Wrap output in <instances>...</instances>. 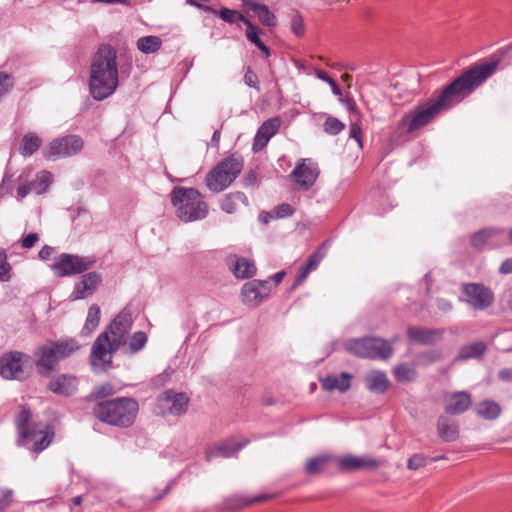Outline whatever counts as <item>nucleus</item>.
Returning <instances> with one entry per match:
<instances>
[{
  "instance_id": "4",
  "label": "nucleus",
  "mask_w": 512,
  "mask_h": 512,
  "mask_svg": "<svg viewBox=\"0 0 512 512\" xmlns=\"http://www.w3.org/2000/svg\"><path fill=\"white\" fill-rule=\"evenodd\" d=\"M138 412V401L132 397H118L100 401L92 409L93 415L99 421L118 428L131 427Z\"/></svg>"
},
{
  "instance_id": "40",
  "label": "nucleus",
  "mask_w": 512,
  "mask_h": 512,
  "mask_svg": "<svg viewBox=\"0 0 512 512\" xmlns=\"http://www.w3.org/2000/svg\"><path fill=\"white\" fill-rule=\"evenodd\" d=\"M162 40L159 36H144L137 40V48L144 54H151L161 48Z\"/></svg>"
},
{
  "instance_id": "55",
  "label": "nucleus",
  "mask_w": 512,
  "mask_h": 512,
  "mask_svg": "<svg viewBox=\"0 0 512 512\" xmlns=\"http://www.w3.org/2000/svg\"><path fill=\"white\" fill-rule=\"evenodd\" d=\"M13 85V77L10 74L0 72V97L8 93Z\"/></svg>"
},
{
  "instance_id": "53",
  "label": "nucleus",
  "mask_w": 512,
  "mask_h": 512,
  "mask_svg": "<svg viewBox=\"0 0 512 512\" xmlns=\"http://www.w3.org/2000/svg\"><path fill=\"white\" fill-rule=\"evenodd\" d=\"M295 212V209L288 203H282L278 206H276L273 210V217L274 218H285L292 216Z\"/></svg>"
},
{
  "instance_id": "3",
  "label": "nucleus",
  "mask_w": 512,
  "mask_h": 512,
  "mask_svg": "<svg viewBox=\"0 0 512 512\" xmlns=\"http://www.w3.org/2000/svg\"><path fill=\"white\" fill-rule=\"evenodd\" d=\"M132 316L127 311L120 312L105 331L100 333L92 345L90 361L95 367H110L112 354L127 343V335L132 327Z\"/></svg>"
},
{
  "instance_id": "41",
  "label": "nucleus",
  "mask_w": 512,
  "mask_h": 512,
  "mask_svg": "<svg viewBox=\"0 0 512 512\" xmlns=\"http://www.w3.org/2000/svg\"><path fill=\"white\" fill-rule=\"evenodd\" d=\"M249 506L248 498H244L240 495H233L226 498L220 505L221 511H237L244 507Z\"/></svg>"
},
{
  "instance_id": "21",
  "label": "nucleus",
  "mask_w": 512,
  "mask_h": 512,
  "mask_svg": "<svg viewBox=\"0 0 512 512\" xmlns=\"http://www.w3.org/2000/svg\"><path fill=\"white\" fill-rule=\"evenodd\" d=\"M247 443L248 440L243 442H235L232 439L226 440L223 443L208 447L205 452V458L208 462L218 457L228 458L241 450Z\"/></svg>"
},
{
  "instance_id": "63",
  "label": "nucleus",
  "mask_w": 512,
  "mask_h": 512,
  "mask_svg": "<svg viewBox=\"0 0 512 512\" xmlns=\"http://www.w3.org/2000/svg\"><path fill=\"white\" fill-rule=\"evenodd\" d=\"M54 253V248L48 245H44L42 249L39 251V258L41 260H48L51 255Z\"/></svg>"
},
{
  "instance_id": "46",
  "label": "nucleus",
  "mask_w": 512,
  "mask_h": 512,
  "mask_svg": "<svg viewBox=\"0 0 512 512\" xmlns=\"http://www.w3.org/2000/svg\"><path fill=\"white\" fill-rule=\"evenodd\" d=\"M115 392L114 387L110 383H104L99 386L94 387L91 394L87 397V399H98L105 398L113 395Z\"/></svg>"
},
{
  "instance_id": "5",
  "label": "nucleus",
  "mask_w": 512,
  "mask_h": 512,
  "mask_svg": "<svg viewBox=\"0 0 512 512\" xmlns=\"http://www.w3.org/2000/svg\"><path fill=\"white\" fill-rule=\"evenodd\" d=\"M170 200L177 208V217L183 222L201 220L208 214V204L195 188L175 186L170 193Z\"/></svg>"
},
{
  "instance_id": "8",
  "label": "nucleus",
  "mask_w": 512,
  "mask_h": 512,
  "mask_svg": "<svg viewBox=\"0 0 512 512\" xmlns=\"http://www.w3.org/2000/svg\"><path fill=\"white\" fill-rule=\"evenodd\" d=\"M95 263L96 258L93 256L62 253L55 258L51 269L57 277H67L86 272L92 268Z\"/></svg>"
},
{
  "instance_id": "31",
  "label": "nucleus",
  "mask_w": 512,
  "mask_h": 512,
  "mask_svg": "<svg viewBox=\"0 0 512 512\" xmlns=\"http://www.w3.org/2000/svg\"><path fill=\"white\" fill-rule=\"evenodd\" d=\"M504 233L503 229H498L494 227H487L484 229H481L474 233L471 236L470 242L471 245L476 248L477 250H482L484 246L486 245L488 239L492 237H497Z\"/></svg>"
},
{
  "instance_id": "10",
  "label": "nucleus",
  "mask_w": 512,
  "mask_h": 512,
  "mask_svg": "<svg viewBox=\"0 0 512 512\" xmlns=\"http://www.w3.org/2000/svg\"><path fill=\"white\" fill-rule=\"evenodd\" d=\"M30 356L20 351H10L0 357V375L7 380L23 381L28 377L24 363Z\"/></svg>"
},
{
  "instance_id": "18",
  "label": "nucleus",
  "mask_w": 512,
  "mask_h": 512,
  "mask_svg": "<svg viewBox=\"0 0 512 512\" xmlns=\"http://www.w3.org/2000/svg\"><path fill=\"white\" fill-rule=\"evenodd\" d=\"M102 277L97 272H88L75 283L71 294L72 300L84 299L93 294L97 287L101 284Z\"/></svg>"
},
{
  "instance_id": "20",
  "label": "nucleus",
  "mask_w": 512,
  "mask_h": 512,
  "mask_svg": "<svg viewBox=\"0 0 512 512\" xmlns=\"http://www.w3.org/2000/svg\"><path fill=\"white\" fill-rule=\"evenodd\" d=\"M78 388L77 377L70 374H61L52 378L48 384V389L60 396H71Z\"/></svg>"
},
{
  "instance_id": "24",
  "label": "nucleus",
  "mask_w": 512,
  "mask_h": 512,
  "mask_svg": "<svg viewBox=\"0 0 512 512\" xmlns=\"http://www.w3.org/2000/svg\"><path fill=\"white\" fill-rule=\"evenodd\" d=\"M352 375L348 372H342L339 376L327 375L320 379L322 388L326 391L338 390L342 393L348 391L351 387Z\"/></svg>"
},
{
  "instance_id": "12",
  "label": "nucleus",
  "mask_w": 512,
  "mask_h": 512,
  "mask_svg": "<svg viewBox=\"0 0 512 512\" xmlns=\"http://www.w3.org/2000/svg\"><path fill=\"white\" fill-rule=\"evenodd\" d=\"M272 287L268 280H251L241 288V300L244 305L255 308L265 300Z\"/></svg>"
},
{
  "instance_id": "39",
  "label": "nucleus",
  "mask_w": 512,
  "mask_h": 512,
  "mask_svg": "<svg viewBox=\"0 0 512 512\" xmlns=\"http://www.w3.org/2000/svg\"><path fill=\"white\" fill-rule=\"evenodd\" d=\"M486 350V345L483 342H474L461 347L457 356L458 360H468L471 358L481 357Z\"/></svg>"
},
{
  "instance_id": "19",
  "label": "nucleus",
  "mask_w": 512,
  "mask_h": 512,
  "mask_svg": "<svg viewBox=\"0 0 512 512\" xmlns=\"http://www.w3.org/2000/svg\"><path fill=\"white\" fill-rule=\"evenodd\" d=\"M444 403V409L447 414L457 415L469 409L472 404V398L470 393L459 391L446 395Z\"/></svg>"
},
{
  "instance_id": "57",
  "label": "nucleus",
  "mask_w": 512,
  "mask_h": 512,
  "mask_svg": "<svg viewBox=\"0 0 512 512\" xmlns=\"http://www.w3.org/2000/svg\"><path fill=\"white\" fill-rule=\"evenodd\" d=\"M39 240L37 233H29L22 237L21 246L25 249L32 248Z\"/></svg>"
},
{
  "instance_id": "2",
  "label": "nucleus",
  "mask_w": 512,
  "mask_h": 512,
  "mask_svg": "<svg viewBox=\"0 0 512 512\" xmlns=\"http://www.w3.org/2000/svg\"><path fill=\"white\" fill-rule=\"evenodd\" d=\"M119 85L117 52L109 44L99 46L90 65L89 92L96 101L110 97Z\"/></svg>"
},
{
  "instance_id": "47",
  "label": "nucleus",
  "mask_w": 512,
  "mask_h": 512,
  "mask_svg": "<svg viewBox=\"0 0 512 512\" xmlns=\"http://www.w3.org/2000/svg\"><path fill=\"white\" fill-rule=\"evenodd\" d=\"M345 124L335 117H328L324 122V131L329 135H337L344 130Z\"/></svg>"
},
{
  "instance_id": "51",
  "label": "nucleus",
  "mask_w": 512,
  "mask_h": 512,
  "mask_svg": "<svg viewBox=\"0 0 512 512\" xmlns=\"http://www.w3.org/2000/svg\"><path fill=\"white\" fill-rule=\"evenodd\" d=\"M11 266L7 262V254L5 250L0 249V281L6 282L11 278Z\"/></svg>"
},
{
  "instance_id": "25",
  "label": "nucleus",
  "mask_w": 512,
  "mask_h": 512,
  "mask_svg": "<svg viewBox=\"0 0 512 512\" xmlns=\"http://www.w3.org/2000/svg\"><path fill=\"white\" fill-rule=\"evenodd\" d=\"M244 5L248 10L252 11L258 17V20L262 25L267 27L276 26V16L270 11L267 5L257 3L254 0H245Z\"/></svg>"
},
{
  "instance_id": "49",
  "label": "nucleus",
  "mask_w": 512,
  "mask_h": 512,
  "mask_svg": "<svg viewBox=\"0 0 512 512\" xmlns=\"http://www.w3.org/2000/svg\"><path fill=\"white\" fill-rule=\"evenodd\" d=\"M315 74L318 79L326 82L331 87L334 95H336V96L342 95L341 88L339 87L337 82L328 75V73L326 71L321 70V69H316Z\"/></svg>"
},
{
  "instance_id": "26",
  "label": "nucleus",
  "mask_w": 512,
  "mask_h": 512,
  "mask_svg": "<svg viewBox=\"0 0 512 512\" xmlns=\"http://www.w3.org/2000/svg\"><path fill=\"white\" fill-rule=\"evenodd\" d=\"M364 383L370 392L377 394L385 393L390 385L386 373L382 371L369 372L364 378Z\"/></svg>"
},
{
  "instance_id": "16",
  "label": "nucleus",
  "mask_w": 512,
  "mask_h": 512,
  "mask_svg": "<svg viewBox=\"0 0 512 512\" xmlns=\"http://www.w3.org/2000/svg\"><path fill=\"white\" fill-rule=\"evenodd\" d=\"M337 463L340 470L345 472L357 470L374 471L381 465L380 460L370 456H354L351 454L338 458Z\"/></svg>"
},
{
  "instance_id": "6",
  "label": "nucleus",
  "mask_w": 512,
  "mask_h": 512,
  "mask_svg": "<svg viewBox=\"0 0 512 512\" xmlns=\"http://www.w3.org/2000/svg\"><path fill=\"white\" fill-rule=\"evenodd\" d=\"M243 158L238 153H233L218 163L206 176L207 188L219 193L228 188L238 177L243 169Z\"/></svg>"
},
{
  "instance_id": "35",
  "label": "nucleus",
  "mask_w": 512,
  "mask_h": 512,
  "mask_svg": "<svg viewBox=\"0 0 512 512\" xmlns=\"http://www.w3.org/2000/svg\"><path fill=\"white\" fill-rule=\"evenodd\" d=\"M501 413L500 405L492 400H484L477 404L476 414L486 420H494Z\"/></svg>"
},
{
  "instance_id": "37",
  "label": "nucleus",
  "mask_w": 512,
  "mask_h": 512,
  "mask_svg": "<svg viewBox=\"0 0 512 512\" xmlns=\"http://www.w3.org/2000/svg\"><path fill=\"white\" fill-rule=\"evenodd\" d=\"M259 33L260 30L251 21H247L245 31L246 38L264 54L265 58H269L271 56V51L260 39Z\"/></svg>"
},
{
  "instance_id": "11",
  "label": "nucleus",
  "mask_w": 512,
  "mask_h": 512,
  "mask_svg": "<svg viewBox=\"0 0 512 512\" xmlns=\"http://www.w3.org/2000/svg\"><path fill=\"white\" fill-rule=\"evenodd\" d=\"M84 146L82 138L78 135H66L53 139L49 145L45 157L49 160L70 157L79 153Z\"/></svg>"
},
{
  "instance_id": "61",
  "label": "nucleus",
  "mask_w": 512,
  "mask_h": 512,
  "mask_svg": "<svg viewBox=\"0 0 512 512\" xmlns=\"http://www.w3.org/2000/svg\"><path fill=\"white\" fill-rule=\"evenodd\" d=\"M276 495L275 494H261L253 498H248L249 506L254 503H260L264 501H268L270 499H273Z\"/></svg>"
},
{
  "instance_id": "23",
  "label": "nucleus",
  "mask_w": 512,
  "mask_h": 512,
  "mask_svg": "<svg viewBox=\"0 0 512 512\" xmlns=\"http://www.w3.org/2000/svg\"><path fill=\"white\" fill-rule=\"evenodd\" d=\"M326 249L325 244L320 245L316 251H314L307 260V263L302 266L299 270L298 275L296 276L293 288H296L297 286L301 285L305 279L308 277L311 271L315 270L322 259L325 257Z\"/></svg>"
},
{
  "instance_id": "58",
  "label": "nucleus",
  "mask_w": 512,
  "mask_h": 512,
  "mask_svg": "<svg viewBox=\"0 0 512 512\" xmlns=\"http://www.w3.org/2000/svg\"><path fill=\"white\" fill-rule=\"evenodd\" d=\"M350 137L355 139L362 146V129L358 123L350 124Z\"/></svg>"
},
{
  "instance_id": "9",
  "label": "nucleus",
  "mask_w": 512,
  "mask_h": 512,
  "mask_svg": "<svg viewBox=\"0 0 512 512\" xmlns=\"http://www.w3.org/2000/svg\"><path fill=\"white\" fill-rule=\"evenodd\" d=\"M188 404L189 398L185 393L166 390L157 397L154 413L159 416H179L187 411Z\"/></svg>"
},
{
  "instance_id": "36",
  "label": "nucleus",
  "mask_w": 512,
  "mask_h": 512,
  "mask_svg": "<svg viewBox=\"0 0 512 512\" xmlns=\"http://www.w3.org/2000/svg\"><path fill=\"white\" fill-rule=\"evenodd\" d=\"M52 183V174L48 171H40L34 180L28 182L31 193L37 195L45 193Z\"/></svg>"
},
{
  "instance_id": "48",
  "label": "nucleus",
  "mask_w": 512,
  "mask_h": 512,
  "mask_svg": "<svg viewBox=\"0 0 512 512\" xmlns=\"http://www.w3.org/2000/svg\"><path fill=\"white\" fill-rule=\"evenodd\" d=\"M429 462V457L422 454L416 453L413 454L407 461V468L409 470H418L427 465Z\"/></svg>"
},
{
  "instance_id": "17",
  "label": "nucleus",
  "mask_w": 512,
  "mask_h": 512,
  "mask_svg": "<svg viewBox=\"0 0 512 512\" xmlns=\"http://www.w3.org/2000/svg\"><path fill=\"white\" fill-rule=\"evenodd\" d=\"M319 175L317 166L306 160H302L296 165L292 171V176L295 178L296 184L303 191L309 190L316 182Z\"/></svg>"
},
{
  "instance_id": "45",
  "label": "nucleus",
  "mask_w": 512,
  "mask_h": 512,
  "mask_svg": "<svg viewBox=\"0 0 512 512\" xmlns=\"http://www.w3.org/2000/svg\"><path fill=\"white\" fill-rule=\"evenodd\" d=\"M147 335L145 332H142V331H138V332H135L131 338H130V341H129V350L132 354H135L139 351H141L146 343H147Z\"/></svg>"
},
{
  "instance_id": "38",
  "label": "nucleus",
  "mask_w": 512,
  "mask_h": 512,
  "mask_svg": "<svg viewBox=\"0 0 512 512\" xmlns=\"http://www.w3.org/2000/svg\"><path fill=\"white\" fill-rule=\"evenodd\" d=\"M101 310L97 304L89 307L85 324L81 330V335H90L99 325Z\"/></svg>"
},
{
  "instance_id": "13",
  "label": "nucleus",
  "mask_w": 512,
  "mask_h": 512,
  "mask_svg": "<svg viewBox=\"0 0 512 512\" xmlns=\"http://www.w3.org/2000/svg\"><path fill=\"white\" fill-rule=\"evenodd\" d=\"M463 293L467 296L466 302L476 310H484L491 306L494 301L492 291L483 284L468 283L462 287Z\"/></svg>"
},
{
  "instance_id": "34",
  "label": "nucleus",
  "mask_w": 512,
  "mask_h": 512,
  "mask_svg": "<svg viewBox=\"0 0 512 512\" xmlns=\"http://www.w3.org/2000/svg\"><path fill=\"white\" fill-rule=\"evenodd\" d=\"M42 139L36 133H27L21 139L19 152L27 157L33 155L41 146Z\"/></svg>"
},
{
  "instance_id": "44",
  "label": "nucleus",
  "mask_w": 512,
  "mask_h": 512,
  "mask_svg": "<svg viewBox=\"0 0 512 512\" xmlns=\"http://www.w3.org/2000/svg\"><path fill=\"white\" fill-rule=\"evenodd\" d=\"M218 15L223 21L230 23V24H232L236 21H241L247 26V21H250L249 19H247L243 14H241L237 10H232L229 8L221 9L219 11Z\"/></svg>"
},
{
  "instance_id": "60",
  "label": "nucleus",
  "mask_w": 512,
  "mask_h": 512,
  "mask_svg": "<svg viewBox=\"0 0 512 512\" xmlns=\"http://www.w3.org/2000/svg\"><path fill=\"white\" fill-rule=\"evenodd\" d=\"M257 183V175L254 171H249L244 179H243V184L245 187H254Z\"/></svg>"
},
{
  "instance_id": "62",
  "label": "nucleus",
  "mask_w": 512,
  "mask_h": 512,
  "mask_svg": "<svg viewBox=\"0 0 512 512\" xmlns=\"http://www.w3.org/2000/svg\"><path fill=\"white\" fill-rule=\"evenodd\" d=\"M499 273L504 275L512 273V258H507L501 263Z\"/></svg>"
},
{
  "instance_id": "22",
  "label": "nucleus",
  "mask_w": 512,
  "mask_h": 512,
  "mask_svg": "<svg viewBox=\"0 0 512 512\" xmlns=\"http://www.w3.org/2000/svg\"><path fill=\"white\" fill-rule=\"evenodd\" d=\"M443 329H427L421 327L409 326L407 328L408 338L418 344L432 345L442 339Z\"/></svg>"
},
{
  "instance_id": "15",
  "label": "nucleus",
  "mask_w": 512,
  "mask_h": 512,
  "mask_svg": "<svg viewBox=\"0 0 512 512\" xmlns=\"http://www.w3.org/2000/svg\"><path fill=\"white\" fill-rule=\"evenodd\" d=\"M52 437L53 434L50 435L47 431L35 425L28 430L25 440L22 441V437L19 436L17 443L19 446H24L31 452L38 454L50 445Z\"/></svg>"
},
{
  "instance_id": "14",
  "label": "nucleus",
  "mask_w": 512,
  "mask_h": 512,
  "mask_svg": "<svg viewBox=\"0 0 512 512\" xmlns=\"http://www.w3.org/2000/svg\"><path fill=\"white\" fill-rule=\"evenodd\" d=\"M33 355L36 370L41 376H49L57 369L59 360L50 342L38 346Z\"/></svg>"
},
{
  "instance_id": "33",
  "label": "nucleus",
  "mask_w": 512,
  "mask_h": 512,
  "mask_svg": "<svg viewBox=\"0 0 512 512\" xmlns=\"http://www.w3.org/2000/svg\"><path fill=\"white\" fill-rule=\"evenodd\" d=\"M333 457L330 455H319L307 460L304 471L308 475H318L325 471L327 465L332 462Z\"/></svg>"
},
{
  "instance_id": "1",
  "label": "nucleus",
  "mask_w": 512,
  "mask_h": 512,
  "mask_svg": "<svg viewBox=\"0 0 512 512\" xmlns=\"http://www.w3.org/2000/svg\"><path fill=\"white\" fill-rule=\"evenodd\" d=\"M499 59L478 62L464 70L438 95L425 104L416 106L405 113L393 133V139L406 140L407 136L432 123L443 110H447L472 94L494 74Z\"/></svg>"
},
{
  "instance_id": "28",
  "label": "nucleus",
  "mask_w": 512,
  "mask_h": 512,
  "mask_svg": "<svg viewBox=\"0 0 512 512\" xmlns=\"http://www.w3.org/2000/svg\"><path fill=\"white\" fill-rule=\"evenodd\" d=\"M59 361L64 360L80 349V345L73 338L50 341Z\"/></svg>"
},
{
  "instance_id": "27",
  "label": "nucleus",
  "mask_w": 512,
  "mask_h": 512,
  "mask_svg": "<svg viewBox=\"0 0 512 512\" xmlns=\"http://www.w3.org/2000/svg\"><path fill=\"white\" fill-rule=\"evenodd\" d=\"M437 433L444 442H454L459 438L458 426L445 416L437 420Z\"/></svg>"
},
{
  "instance_id": "64",
  "label": "nucleus",
  "mask_w": 512,
  "mask_h": 512,
  "mask_svg": "<svg viewBox=\"0 0 512 512\" xmlns=\"http://www.w3.org/2000/svg\"><path fill=\"white\" fill-rule=\"evenodd\" d=\"M498 377L500 380L512 382V368L501 369Z\"/></svg>"
},
{
  "instance_id": "32",
  "label": "nucleus",
  "mask_w": 512,
  "mask_h": 512,
  "mask_svg": "<svg viewBox=\"0 0 512 512\" xmlns=\"http://www.w3.org/2000/svg\"><path fill=\"white\" fill-rule=\"evenodd\" d=\"M232 271L236 278L248 279L256 274L257 269L252 261L243 257H236Z\"/></svg>"
},
{
  "instance_id": "50",
  "label": "nucleus",
  "mask_w": 512,
  "mask_h": 512,
  "mask_svg": "<svg viewBox=\"0 0 512 512\" xmlns=\"http://www.w3.org/2000/svg\"><path fill=\"white\" fill-rule=\"evenodd\" d=\"M398 382H408L413 379L414 370L406 364H401L394 370Z\"/></svg>"
},
{
  "instance_id": "54",
  "label": "nucleus",
  "mask_w": 512,
  "mask_h": 512,
  "mask_svg": "<svg viewBox=\"0 0 512 512\" xmlns=\"http://www.w3.org/2000/svg\"><path fill=\"white\" fill-rule=\"evenodd\" d=\"M244 83L250 87L254 88L258 92L260 91L259 80L257 74L251 69L250 66L246 68L244 74Z\"/></svg>"
},
{
  "instance_id": "56",
  "label": "nucleus",
  "mask_w": 512,
  "mask_h": 512,
  "mask_svg": "<svg viewBox=\"0 0 512 512\" xmlns=\"http://www.w3.org/2000/svg\"><path fill=\"white\" fill-rule=\"evenodd\" d=\"M269 138L266 135H263L258 130L253 140L252 150L254 152L261 151L269 142Z\"/></svg>"
},
{
  "instance_id": "30",
  "label": "nucleus",
  "mask_w": 512,
  "mask_h": 512,
  "mask_svg": "<svg viewBox=\"0 0 512 512\" xmlns=\"http://www.w3.org/2000/svg\"><path fill=\"white\" fill-rule=\"evenodd\" d=\"M31 418L32 413L30 408L26 405H21L20 411L15 417V425L17 428L18 436L22 437V441L27 437L28 430L35 426L30 425Z\"/></svg>"
},
{
  "instance_id": "43",
  "label": "nucleus",
  "mask_w": 512,
  "mask_h": 512,
  "mask_svg": "<svg viewBox=\"0 0 512 512\" xmlns=\"http://www.w3.org/2000/svg\"><path fill=\"white\" fill-rule=\"evenodd\" d=\"M281 126V120L279 117L270 118L262 123L258 128V131L263 135H266L271 139L279 130Z\"/></svg>"
},
{
  "instance_id": "7",
  "label": "nucleus",
  "mask_w": 512,
  "mask_h": 512,
  "mask_svg": "<svg viewBox=\"0 0 512 512\" xmlns=\"http://www.w3.org/2000/svg\"><path fill=\"white\" fill-rule=\"evenodd\" d=\"M347 351L361 358L387 359L393 353L391 343L377 337L351 339L345 343Z\"/></svg>"
},
{
  "instance_id": "29",
  "label": "nucleus",
  "mask_w": 512,
  "mask_h": 512,
  "mask_svg": "<svg viewBox=\"0 0 512 512\" xmlns=\"http://www.w3.org/2000/svg\"><path fill=\"white\" fill-rule=\"evenodd\" d=\"M239 204L247 205L248 199L243 192L237 191L224 195L220 200V207L226 213L232 214Z\"/></svg>"
},
{
  "instance_id": "52",
  "label": "nucleus",
  "mask_w": 512,
  "mask_h": 512,
  "mask_svg": "<svg viewBox=\"0 0 512 512\" xmlns=\"http://www.w3.org/2000/svg\"><path fill=\"white\" fill-rule=\"evenodd\" d=\"M291 29L292 32L297 37H302L305 34V24L303 17L300 15V13H295L291 19Z\"/></svg>"
},
{
  "instance_id": "42",
  "label": "nucleus",
  "mask_w": 512,
  "mask_h": 512,
  "mask_svg": "<svg viewBox=\"0 0 512 512\" xmlns=\"http://www.w3.org/2000/svg\"><path fill=\"white\" fill-rule=\"evenodd\" d=\"M171 486L172 483L167 484L165 488L156 495H145L140 497L138 500L142 501V503H135V507H137L138 509H145L149 505L161 500L166 494L169 493Z\"/></svg>"
},
{
  "instance_id": "59",
  "label": "nucleus",
  "mask_w": 512,
  "mask_h": 512,
  "mask_svg": "<svg viewBox=\"0 0 512 512\" xmlns=\"http://www.w3.org/2000/svg\"><path fill=\"white\" fill-rule=\"evenodd\" d=\"M12 492L11 491H5L2 494V497L0 498V512H4L11 504L12 502Z\"/></svg>"
}]
</instances>
